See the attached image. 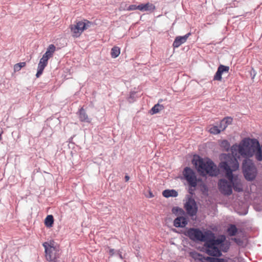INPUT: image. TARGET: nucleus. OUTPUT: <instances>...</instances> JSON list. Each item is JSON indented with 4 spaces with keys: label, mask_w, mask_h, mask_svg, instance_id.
<instances>
[{
    "label": "nucleus",
    "mask_w": 262,
    "mask_h": 262,
    "mask_svg": "<svg viewBox=\"0 0 262 262\" xmlns=\"http://www.w3.org/2000/svg\"><path fill=\"white\" fill-rule=\"evenodd\" d=\"M229 160L220 163V167L226 171V177L231 183L232 188L238 192L243 190L241 180L237 176H233L232 171L238 168L237 160L233 157H228Z\"/></svg>",
    "instance_id": "1"
},
{
    "label": "nucleus",
    "mask_w": 262,
    "mask_h": 262,
    "mask_svg": "<svg viewBox=\"0 0 262 262\" xmlns=\"http://www.w3.org/2000/svg\"><path fill=\"white\" fill-rule=\"evenodd\" d=\"M238 152L244 157H252L255 154L258 161L262 160L261 148L256 139L246 138L238 146Z\"/></svg>",
    "instance_id": "2"
},
{
    "label": "nucleus",
    "mask_w": 262,
    "mask_h": 262,
    "mask_svg": "<svg viewBox=\"0 0 262 262\" xmlns=\"http://www.w3.org/2000/svg\"><path fill=\"white\" fill-rule=\"evenodd\" d=\"M225 241V237L222 235L220 238H216L215 234L211 231L206 236L204 246L206 253L210 256L220 257L222 252L219 249L220 244Z\"/></svg>",
    "instance_id": "3"
},
{
    "label": "nucleus",
    "mask_w": 262,
    "mask_h": 262,
    "mask_svg": "<svg viewBox=\"0 0 262 262\" xmlns=\"http://www.w3.org/2000/svg\"><path fill=\"white\" fill-rule=\"evenodd\" d=\"M45 249L46 257L50 262H60L58 259L61 252L58 248L54 246L53 242H45L43 244Z\"/></svg>",
    "instance_id": "4"
},
{
    "label": "nucleus",
    "mask_w": 262,
    "mask_h": 262,
    "mask_svg": "<svg viewBox=\"0 0 262 262\" xmlns=\"http://www.w3.org/2000/svg\"><path fill=\"white\" fill-rule=\"evenodd\" d=\"M92 26H93V23L87 19L77 21L75 24L71 25L70 26L72 36L76 38L79 37L84 30Z\"/></svg>",
    "instance_id": "5"
},
{
    "label": "nucleus",
    "mask_w": 262,
    "mask_h": 262,
    "mask_svg": "<svg viewBox=\"0 0 262 262\" xmlns=\"http://www.w3.org/2000/svg\"><path fill=\"white\" fill-rule=\"evenodd\" d=\"M243 170L245 179L248 181L253 180L257 174V169L252 161L245 159L243 163Z\"/></svg>",
    "instance_id": "6"
},
{
    "label": "nucleus",
    "mask_w": 262,
    "mask_h": 262,
    "mask_svg": "<svg viewBox=\"0 0 262 262\" xmlns=\"http://www.w3.org/2000/svg\"><path fill=\"white\" fill-rule=\"evenodd\" d=\"M210 231H207L204 233L197 228H190L187 231L186 235L193 241L204 242L207 234H209Z\"/></svg>",
    "instance_id": "7"
},
{
    "label": "nucleus",
    "mask_w": 262,
    "mask_h": 262,
    "mask_svg": "<svg viewBox=\"0 0 262 262\" xmlns=\"http://www.w3.org/2000/svg\"><path fill=\"white\" fill-rule=\"evenodd\" d=\"M183 175L191 187L195 188L198 180L194 171L190 167H186L183 171Z\"/></svg>",
    "instance_id": "8"
},
{
    "label": "nucleus",
    "mask_w": 262,
    "mask_h": 262,
    "mask_svg": "<svg viewBox=\"0 0 262 262\" xmlns=\"http://www.w3.org/2000/svg\"><path fill=\"white\" fill-rule=\"evenodd\" d=\"M219 189L220 192L226 195H230L232 193L231 183L225 179H221L218 183Z\"/></svg>",
    "instance_id": "9"
},
{
    "label": "nucleus",
    "mask_w": 262,
    "mask_h": 262,
    "mask_svg": "<svg viewBox=\"0 0 262 262\" xmlns=\"http://www.w3.org/2000/svg\"><path fill=\"white\" fill-rule=\"evenodd\" d=\"M185 208L188 214L190 216L196 215L198 208L195 200L192 198H189L185 204Z\"/></svg>",
    "instance_id": "10"
},
{
    "label": "nucleus",
    "mask_w": 262,
    "mask_h": 262,
    "mask_svg": "<svg viewBox=\"0 0 262 262\" xmlns=\"http://www.w3.org/2000/svg\"><path fill=\"white\" fill-rule=\"evenodd\" d=\"M192 162L193 164L195 165L198 171L204 173L205 170H206L205 168L206 167V166H207V164H208V160L205 161L203 159L200 158V156H195L193 157Z\"/></svg>",
    "instance_id": "11"
},
{
    "label": "nucleus",
    "mask_w": 262,
    "mask_h": 262,
    "mask_svg": "<svg viewBox=\"0 0 262 262\" xmlns=\"http://www.w3.org/2000/svg\"><path fill=\"white\" fill-rule=\"evenodd\" d=\"M207 165L205 168L206 170H205L204 173L208 174L211 176H216L217 174L218 171L216 169V165L213 161L210 159H208V164H207Z\"/></svg>",
    "instance_id": "12"
},
{
    "label": "nucleus",
    "mask_w": 262,
    "mask_h": 262,
    "mask_svg": "<svg viewBox=\"0 0 262 262\" xmlns=\"http://www.w3.org/2000/svg\"><path fill=\"white\" fill-rule=\"evenodd\" d=\"M191 35L190 33H188L184 36H179L176 37L173 42V47L174 48H178L182 44L185 43L189 36Z\"/></svg>",
    "instance_id": "13"
},
{
    "label": "nucleus",
    "mask_w": 262,
    "mask_h": 262,
    "mask_svg": "<svg viewBox=\"0 0 262 262\" xmlns=\"http://www.w3.org/2000/svg\"><path fill=\"white\" fill-rule=\"evenodd\" d=\"M77 114L78 115L79 120L81 122H86V123L91 122V119L88 117L85 111L84 110V108L83 107H81L79 110V111Z\"/></svg>",
    "instance_id": "14"
},
{
    "label": "nucleus",
    "mask_w": 262,
    "mask_h": 262,
    "mask_svg": "<svg viewBox=\"0 0 262 262\" xmlns=\"http://www.w3.org/2000/svg\"><path fill=\"white\" fill-rule=\"evenodd\" d=\"M188 223L187 219L183 216H178L174 219L173 225L176 227H184Z\"/></svg>",
    "instance_id": "15"
},
{
    "label": "nucleus",
    "mask_w": 262,
    "mask_h": 262,
    "mask_svg": "<svg viewBox=\"0 0 262 262\" xmlns=\"http://www.w3.org/2000/svg\"><path fill=\"white\" fill-rule=\"evenodd\" d=\"M48 62L47 60H45L43 58L40 59L37 68V72L36 74V77L38 78L42 74L45 68L46 67Z\"/></svg>",
    "instance_id": "16"
},
{
    "label": "nucleus",
    "mask_w": 262,
    "mask_h": 262,
    "mask_svg": "<svg viewBox=\"0 0 262 262\" xmlns=\"http://www.w3.org/2000/svg\"><path fill=\"white\" fill-rule=\"evenodd\" d=\"M155 9V6L150 3L142 4L138 5V10L141 11H154Z\"/></svg>",
    "instance_id": "17"
},
{
    "label": "nucleus",
    "mask_w": 262,
    "mask_h": 262,
    "mask_svg": "<svg viewBox=\"0 0 262 262\" xmlns=\"http://www.w3.org/2000/svg\"><path fill=\"white\" fill-rule=\"evenodd\" d=\"M163 195L165 198L177 197L178 195V192L174 189H166L162 192Z\"/></svg>",
    "instance_id": "18"
},
{
    "label": "nucleus",
    "mask_w": 262,
    "mask_h": 262,
    "mask_svg": "<svg viewBox=\"0 0 262 262\" xmlns=\"http://www.w3.org/2000/svg\"><path fill=\"white\" fill-rule=\"evenodd\" d=\"M54 218L52 215H48L45 220V224L47 227L50 228L53 226Z\"/></svg>",
    "instance_id": "19"
},
{
    "label": "nucleus",
    "mask_w": 262,
    "mask_h": 262,
    "mask_svg": "<svg viewBox=\"0 0 262 262\" xmlns=\"http://www.w3.org/2000/svg\"><path fill=\"white\" fill-rule=\"evenodd\" d=\"M227 232L230 236H233L236 235L237 229L235 225L230 224L227 229Z\"/></svg>",
    "instance_id": "20"
},
{
    "label": "nucleus",
    "mask_w": 262,
    "mask_h": 262,
    "mask_svg": "<svg viewBox=\"0 0 262 262\" xmlns=\"http://www.w3.org/2000/svg\"><path fill=\"white\" fill-rule=\"evenodd\" d=\"M120 53V49L118 47L115 46L111 49V55L112 58L117 57Z\"/></svg>",
    "instance_id": "21"
},
{
    "label": "nucleus",
    "mask_w": 262,
    "mask_h": 262,
    "mask_svg": "<svg viewBox=\"0 0 262 262\" xmlns=\"http://www.w3.org/2000/svg\"><path fill=\"white\" fill-rule=\"evenodd\" d=\"M164 108L163 105L157 103L155 104L151 109L152 114H155L159 113L160 111L163 110Z\"/></svg>",
    "instance_id": "22"
},
{
    "label": "nucleus",
    "mask_w": 262,
    "mask_h": 262,
    "mask_svg": "<svg viewBox=\"0 0 262 262\" xmlns=\"http://www.w3.org/2000/svg\"><path fill=\"white\" fill-rule=\"evenodd\" d=\"M230 247V244L229 242L225 241L223 242L222 244H220L219 249L221 250V251H223L224 252H227Z\"/></svg>",
    "instance_id": "23"
},
{
    "label": "nucleus",
    "mask_w": 262,
    "mask_h": 262,
    "mask_svg": "<svg viewBox=\"0 0 262 262\" xmlns=\"http://www.w3.org/2000/svg\"><path fill=\"white\" fill-rule=\"evenodd\" d=\"M55 47L54 45H50L47 48V50L46 52V54L50 56L51 57L52 56L53 53L55 51Z\"/></svg>",
    "instance_id": "24"
},
{
    "label": "nucleus",
    "mask_w": 262,
    "mask_h": 262,
    "mask_svg": "<svg viewBox=\"0 0 262 262\" xmlns=\"http://www.w3.org/2000/svg\"><path fill=\"white\" fill-rule=\"evenodd\" d=\"M26 63L25 62H21L15 64L14 66V70L15 72H18L21 70L23 67L26 66Z\"/></svg>",
    "instance_id": "25"
},
{
    "label": "nucleus",
    "mask_w": 262,
    "mask_h": 262,
    "mask_svg": "<svg viewBox=\"0 0 262 262\" xmlns=\"http://www.w3.org/2000/svg\"><path fill=\"white\" fill-rule=\"evenodd\" d=\"M221 130L219 128V127L217 126H213L209 129V132L211 134L214 135H217L221 132Z\"/></svg>",
    "instance_id": "26"
},
{
    "label": "nucleus",
    "mask_w": 262,
    "mask_h": 262,
    "mask_svg": "<svg viewBox=\"0 0 262 262\" xmlns=\"http://www.w3.org/2000/svg\"><path fill=\"white\" fill-rule=\"evenodd\" d=\"M222 73H228L229 71V67L228 66L221 64L219 66L218 68Z\"/></svg>",
    "instance_id": "27"
},
{
    "label": "nucleus",
    "mask_w": 262,
    "mask_h": 262,
    "mask_svg": "<svg viewBox=\"0 0 262 262\" xmlns=\"http://www.w3.org/2000/svg\"><path fill=\"white\" fill-rule=\"evenodd\" d=\"M222 74L223 73H222V72L220 70H219V69H217V71H216L215 75L214 76L213 80H217V81H221L222 79Z\"/></svg>",
    "instance_id": "28"
},
{
    "label": "nucleus",
    "mask_w": 262,
    "mask_h": 262,
    "mask_svg": "<svg viewBox=\"0 0 262 262\" xmlns=\"http://www.w3.org/2000/svg\"><path fill=\"white\" fill-rule=\"evenodd\" d=\"M227 126H228L226 124V123L225 122V121L223 120H222L220 122L219 128H220V129L221 130H225Z\"/></svg>",
    "instance_id": "29"
},
{
    "label": "nucleus",
    "mask_w": 262,
    "mask_h": 262,
    "mask_svg": "<svg viewBox=\"0 0 262 262\" xmlns=\"http://www.w3.org/2000/svg\"><path fill=\"white\" fill-rule=\"evenodd\" d=\"M223 120L225 121L227 126L231 124L233 120L232 118L230 117H225Z\"/></svg>",
    "instance_id": "30"
},
{
    "label": "nucleus",
    "mask_w": 262,
    "mask_h": 262,
    "mask_svg": "<svg viewBox=\"0 0 262 262\" xmlns=\"http://www.w3.org/2000/svg\"><path fill=\"white\" fill-rule=\"evenodd\" d=\"M137 9L138 10V6H136L135 5H130L128 8V10H135Z\"/></svg>",
    "instance_id": "31"
},
{
    "label": "nucleus",
    "mask_w": 262,
    "mask_h": 262,
    "mask_svg": "<svg viewBox=\"0 0 262 262\" xmlns=\"http://www.w3.org/2000/svg\"><path fill=\"white\" fill-rule=\"evenodd\" d=\"M116 253L119 256V257L120 259H123V257L122 255V251H121V250H119L117 251Z\"/></svg>",
    "instance_id": "32"
},
{
    "label": "nucleus",
    "mask_w": 262,
    "mask_h": 262,
    "mask_svg": "<svg viewBox=\"0 0 262 262\" xmlns=\"http://www.w3.org/2000/svg\"><path fill=\"white\" fill-rule=\"evenodd\" d=\"M51 57L50 56H49L48 55L46 54V53H45L43 56H42V58H43L45 60H47V61L48 62V59L50 58Z\"/></svg>",
    "instance_id": "33"
},
{
    "label": "nucleus",
    "mask_w": 262,
    "mask_h": 262,
    "mask_svg": "<svg viewBox=\"0 0 262 262\" xmlns=\"http://www.w3.org/2000/svg\"><path fill=\"white\" fill-rule=\"evenodd\" d=\"M135 95V93H132V94H130V96L128 98V101L131 102H132V100H133L132 101H134V95Z\"/></svg>",
    "instance_id": "34"
},
{
    "label": "nucleus",
    "mask_w": 262,
    "mask_h": 262,
    "mask_svg": "<svg viewBox=\"0 0 262 262\" xmlns=\"http://www.w3.org/2000/svg\"><path fill=\"white\" fill-rule=\"evenodd\" d=\"M108 253L111 256H113V255H114V254L115 253V250L114 249L110 248V249H109Z\"/></svg>",
    "instance_id": "35"
},
{
    "label": "nucleus",
    "mask_w": 262,
    "mask_h": 262,
    "mask_svg": "<svg viewBox=\"0 0 262 262\" xmlns=\"http://www.w3.org/2000/svg\"><path fill=\"white\" fill-rule=\"evenodd\" d=\"M214 262H227V261L223 258H216Z\"/></svg>",
    "instance_id": "36"
},
{
    "label": "nucleus",
    "mask_w": 262,
    "mask_h": 262,
    "mask_svg": "<svg viewBox=\"0 0 262 262\" xmlns=\"http://www.w3.org/2000/svg\"><path fill=\"white\" fill-rule=\"evenodd\" d=\"M233 241H235L236 243L239 242V245H241L242 243V241L239 238L237 239L236 238H234L233 239Z\"/></svg>",
    "instance_id": "37"
},
{
    "label": "nucleus",
    "mask_w": 262,
    "mask_h": 262,
    "mask_svg": "<svg viewBox=\"0 0 262 262\" xmlns=\"http://www.w3.org/2000/svg\"><path fill=\"white\" fill-rule=\"evenodd\" d=\"M176 211H179L180 213H182V214H184V211L183 209H181V208H177L176 209Z\"/></svg>",
    "instance_id": "38"
},
{
    "label": "nucleus",
    "mask_w": 262,
    "mask_h": 262,
    "mask_svg": "<svg viewBox=\"0 0 262 262\" xmlns=\"http://www.w3.org/2000/svg\"><path fill=\"white\" fill-rule=\"evenodd\" d=\"M125 182H127L129 180V177L128 175H126L124 177Z\"/></svg>",
    "instance_id": "39"
},
{
    "label": "nucleus",
    "mask_w": 262,
    "mask_h": 262,
    "mask_svg": "<svg viewBox=\"0 0 262 262\" xmlns=\"http://www.w3.org/2000/svg\"><path fill=\"white\" fill-rule=\"evenodd\" d=\"M154 196V195L152 194V192L151 191L149 192V198H152Z\"/></svg>",
    "instance_id": "40"
},
{
    "label": "nucleus",
    "mask_w": 262,
    "mask_h": 262,
    "mask_svg": "<svg viewBox=\"0 0 262 262\" xmlns=\"http://www.w3.org/2000/svg\"><path fill=\"white\" fill-rule=\"evenodd\" d=\"M225 143L226 144H227L228 143V142L227 141H224V142H223V143Z\"/></svg>",
    "instance_id": "41"
},
{
    "label": "nucleus",
    "mask_w": 262,
    "mask_h": 262,
    "mask_svg": "<svg viewBox=\"0 0 262 262\" xmlns=\"http://www.w3.org/2000/svg\"><path fill=\"white\" fill-rule=\"evenodd\" d=\"M2 140V136H1V135L0 134V141Z\"/></svg>",
    "instance_id": "42"
}]
</instances>
